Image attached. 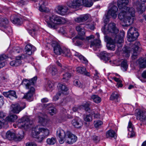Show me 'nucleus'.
Here are the masks:
<instances>
[{"mask_svg":"<svg viewBox=\"0 0 146 146\" xmlns=\"http://www.w3.org/2000/svg\"><path fill=\"white\" fill-rule=\"evenodd\" d=\"M117 3L119 9L118 18L123 23V26L130 25L135 19L134 9L127 6L129 3V0H117Z\"/></svg>","mask_w":146,"mask_h":146,"instance_id":"1","label":"nucleus"},{"mask_svg":"<svg viewBox=\"0 0 146 146\" xmlns=\"http://www.w3.org/2000/svg\"><path fill=\"white\" fill-rule=\"evenodd\" d=\"M57 136L60 138L59 142L60 144L63 143L64 141L69 144H72L77 140V137L70 131L65 133L64 131L59 128L56 131Z\"/></svg>","mask_w":146,"mask_h":146,"instance_id":"2","label":"nucleus"},{"mask_svg":"<svg viewBox=\"0 0 146 146\" xmlns=\"http://www.w3.org/2000/svg\"><path fill=\"white\" fill-rule=\"evenodd\" d=\"M48 20L47 22L48 27L52 29H56L58 25L63 24L66 22L65 19L54 13H50L47 16Z\"/></svg>","mask_w":146,"mask_h":146,"instance_id":"3","label":"nucleus"},{"mask_svg":"<svg viewBox=\"0 0 146 146\" xmlns=\"http://www.w3.org/2000/svg\"><path fill=\"white\" fill-rule=\"evenodd\" d=\"M124 32L122 31L120 33V36L117 37V40H115L114 38L105 36V39H107L108 43L107 45V47L108 50H115L116 43L118 48L121 47L122 46V43L123 42V38L124 36Z\"/></svg>","mask_w":146,"mask_h":146,"instance_id":"4","label":"nucleus"},{"mask_svg":"<svg viewBox=\"0 0 146 146\" xmlns=\"http://www.w3.org/2000/svg\"><path fill=\"white\" fill-rule=\"evenodd\" d=\"M50 131L47 128L40 127L37 126L33 128V136L38 139L39 142H41L49 135Z\"/></svg>","mask_w":146,"mask_h":146,"instance_id":"5","label":"nucleus"},{"mask_svg":"<svg viewBox=\"0 0 146 146\" xmlns=\"http://www.w3.org/2000/svg\"><path fill=\"white\" fill-rule=\"evenodd\" d=\"M102 31L105 34H107L109 33H111L112 34V37L114 38L115 40H117V37L120 36L119 30L118 28L115 26V24L113 23H111L107 26L105 25L104 28H102Z\"/></svg>","mask_w":146,"mask_h":146,"instance_id":"6","label":"nucleus"},{"mask_svg":"<svg viewBox=\"0 0 146 146\" xmlns=\"http://www.w3.org/2000/svg\"><path fill=\"white\" fill-rule=\"evenodd\" d=\"M16 125L15 126L13 125L15 127H16L17 126L19 128H24L25 129H28L31 125L29 119L26 116L23 117L19 119L16 122Z\"/></svg>","mask_w":146,"mask_h":146,"instance_id":"7","label":"nucleus"},{"mask_svg":"<svg viewBox=\"0 0 146 146\" xmlns=\"http://www.w3.org/2000/svg\"><path fill=\"white\" fill-rule=\"evenodd\" d=\"M118 8L113 4L111 5L109 8L108 15L104 17V21L105 23L108 21L109 16H111L113 18L115 19L117 17Z\"/></svg>","mask_w":146,"mask_h":146,"instance_id":"8","label":"nucleus"},{"mask_svg":"<svg viewBox=\"0 0 146 146\" xmlns=\"http://www.w3.org/2000/svg\"><path fill=\"white\" fill-rule=\"evenodd\" d=\"M128 33L127 40L129 42L135 40L139 36L136 29L134 27H131L128 30Z\"/></svg>","mask_w":146,"mask_h":146,"instance_id":"9","label":"nucleus"},{"mask_svg":"<svg viewBox=\"0 0 146 146\" xmlns=\"http://www.w3.org/2000/svg\"><path fill=\"white\" fill-rule=\"evenodd\" d=\"M26 107V104L24 103L20 104H16L11 105L10 109L11 111L15 113H19L20 111Z\"/></svg>","mask_w":146,"mask_h":146,"instance_id":"10","label":"nucleus"},{"mask_svg":"<svg viewBox=\"0 0 146 146\" xmlns=\"http://www.w3.org/2000/svg\"><path fill=\"white\" fill-rule=\"evenodd\" d=\"M140 1L141 2L145 3L146 0H134L133 5L135 7H136L138 11L141 13L145 10V5L144 4H141Z\"/></svg>","mask_w":146,"mask_h":146,"instance_id":"11","label":"nucleus"},{"mask_svg":"<svg viewBox=\"0 0 146 146\" xmlns=\"http://www.w3.org/2000/svg\"><path fill=\"white\" fill-rule=\"evenodd\" d=\"M85 1V0H73L68 1L67 5L71 8L76 9L83 5V2Z\"/></svg>","mask_w":146,"mask_h":146,"instance_id":"12","label":"nucleus"},{"mask_svg":"<svg viewBox=\"0 0 146 146\" xmlns=\"http://www.w3.org/2000/svg\"><path fill=\"white\" fill-rule=\"evenodd\" d=\"M68 9V7L65 5H59L55 7V11L58 14L64 15L67 13Z\"/></svg>","mask_w":146,"mask_h":146,"instance_id":"13","label":"nucleus"},{"mask_svg":"<svg viewBox=\"0 0 146 146\" xmlns=\"http://www.w3.org/2000/svg\"><path fill=\"white\" fill-rule=\"evenodd\" d=\"M131 51L133 52L132 58L135 59L138 55V52L141 51L140 44L139 42H136L131 47Z\"/></svg>","mask_w":146,"mask_h":146,"instance_id":"14","label":"nucleus"},{"mask_svg":"<svg viewBox=\"0 0 146 146\" xmlns=\"http://www.w3.org/2000/svg\"><path fill=\"white\" fill-rule=\"evenodd\" d=\"M76 30L78 32V35L73 39V42L77 38L80 40H83L85 38L84 35L85 32L83 28H81L80 26H78L76 28Z\"/></svg>","mask_w":146,"mask_h":146,"instance_id":"15","label":"nucleus"},{"mask_svg":"<svg viewBox=\"0 0 146 146\" xmlns=\"http://www.w3.org/2000/svg\"><path fill=\"white\" fill-rule=\"evenodd\" d=\"M135 116L137 119L143 122L146 121V112L140 110H138L135 113Z\"/></svg>","mask_w":146,"mask_h":146,"instance_id":"16","label":"nucleus"},{"mask_svg":"<svg viewBox=\"0 0 146 146\" xmlns=\"http://www.w3.org/2000/svg\"><path fill=\"white\" fill-rule=\"evenodd\" d=\"M51 45L53 47L54 53L56 54L59 55L62 54V49L58 43L55 41H53Z\"/></svg>","mask_w":146,"mask_h":146,"instance_id":"17","label":"nucleus"},{"mask_svg":"<svg viewBox=\"0 0 146 146\" xmlns=\"http://www.w3.org/2000/svg\"><path fill=\"white\" fill-rule=\"evenodd\" d=\"M37 79L36 76L34 77L31 79L30 81L27 79H24L22 81V84L25 86L27 89H29L30 87L31 86V85H33L36 82Z\"/></svg>","mask_w":146,"mask_h":146,"instance_id":"18","label":"nucleus"},{"mask_svg":"<svg viewBox=\"0 0 146 146\" xmlns=\"http://www.w3.org/2000/svg\"><path fill=\"white\" fill-rule=\"evenodd\" d=\"M36 50V48L34 46L31 44H28L25 46V53L27 55H30Z\"/></svg>","mask_w":146,"mask_h":146,"instance_id":"19","label":"nucleus"},{"mask_svg":"<svg viewBox=\"0 0 146 146\" xmlns=\"http://www.w3.org/2000/svg\"><path fill=\"white\" fill-rule=\"evenodd\" d=\"M29 89H30L29 90L26 95H24L23 98L29 100V101H31L33 100V94L35 92V89L32 86L30 87Z\"/></svg>","mask_w":146,"mask_h":146,"instance_id":"20","label":"nucleus"},{"mask_svg":"<svg viewBox=\"0 0 146 146\" xmlns=\"http://www.w3.org/2000/svg\"><path fill=\"white\" fill-rule=\"evenodd\" d=\"M39 4V10L41 12H47L49 11L48 9L45 6L46 4L45 1L40 0Z\"/></svg>","mask_w":146,"mask_h":146,"instance_id":"21","label":"nucleus"},{"mask_svg":"<svg viewBox=\"0 0 146 146\" xmlns=\"http://www.w3.org/2000/svg\"><path fill=\"white\" fill-rule=\"evenodd\" d=\"M3 95L5 97L9 98L10 99L14 98H17V97L16 95V92L14 90H10L7 92H3Z\"/></svg>","mask_w":146,"mask_h":146,"instance_id":"22","label":"nucleus"},{"mask_svg":"<svg viewBox=\"0 0 146 146\" xmlns=\"http://www.w3.org/2000/svg\"><path fill=\"white\" fill-rule=\"evenodd\" d=\"M100 40L99 39L94 40L91 42L90 46L92 47L94 50H96L100 46Z\"/></svg>","mask_w":146,"mask_h":146,"instance_id":"23","label":"nucleus"},{"mask_svg":"<svg viewBox=\"0 0 146 146\" xmlns=\"http://www.w3.org/2000/svg\"><path fill=\"white\" fill-rule=\"evenodd\" d=\"M72 123L75 127L77 128H80L83 125L82 121L76 118L73 119L72 121Z\"/></svg>","mask_w":146,"mask_h":146,"instance_id":"24","label":"nucleus"},{"mask_svg":"<svg viewBox=\"0 0 146 146\" xmlns=\"http://www.w3.org/2000/svg\"><path fill=\"white\" fill-rule=\"evenodd\" d=\"M100 58L105 61H107L110 59L111 54L108 53L105 51L101 52L100 54Z\"/></svg>","mask_w":146,"mask_h":146,"instance_id":"25","label":"nucleus"},{"mask_svg":"<svg viewBox=\"0 0 146 146\" xmlns=\"http://www.w3.org/2000/svg\"><path fill=\"white\" fill-rule=\"evenodd\" d=\"M127 128L128 131L129 132L128 134L130 135V137H132L134 136L135 133L133 125L131 121H129V122Z\"/></svg>","mask_w":146,"mask_h":146,"instance_id":"26","label":"nucleus"},{"mask_svg":"<svg viewBox=\"0 0 146 146\" xmlns=\"http://www.w3.org/2000/svg\"><path fill=\"white\" fill-rule=\"evenodd\" d=\"M47 71L51 73L52 76H54L57 73L58 71L54 66L50 65L46 69Z\"/></svg>","mask_w":146,"mask_h":146,"instance_id":"27","label":"nucleus"},{"mask_svg":"<svg viewBox=\"0 0 146 146\" xmlns=\"http://www.w3.org/2000/svg\"><path fill=\"white\" fill-rule=\"evenodd\" d=\"M76 70L78 73L87 76H90V73L87 72L84 67H78L76 68Z\"/></svg>","mask_w":146,"mask_h":146,"instance_id":"28","label":"nucleus"},{"mask_svg":"<svg viewBox=\"0 0 146 146\" xmlns=\"http://www.w3.org/2000/svg\"><path fill=\"white\" fill-rule=\"evenodd\" d=\"M74 55L78 58L83 63L85 64L87 63L88 60H87L80 53L75 52L74 53Z\"/></svg>","mask_w":146,"mask_h":146,"instance_id":"29","label":"nucleus"},{"mask_svg":"<svg viewBox=\"0 0 146 146\" xmlns=\"http://www.w3.org/2000/svg\"><path fill=\"white\" fill-rule=\"evenodd\" d=\"M106 136L107 138H113L114 139H116L117 137L116 133L112 130H109L106 132Z\"/></svg>","mask_w":146,"mask_h":146,"instance_id":"30","label":"nucleus"},{"mask_svg":"<svg viewBox=\"0 0 146 146\" xmlns=\"http://www.w3.org/2000/svg\"><path fill=\"white\" fill-rule=\"evenodd\" d=\"M24 137V131L21 130L19 132L16 136H15V140L17 141H20Z\"/></svg>","mask_w":146,"mask_h":146,"instance_id":"31","label":"nucleus"},{"mask_svg":"<svg viewBox=\"0 0 146 146\" xmlns=\"http://www.w3.org/2000/svg\"><path fill=\"white\" fill-rule=\"evenodd\" d=\"M58 86L59 90L61 91L62 93H64L68 90V88L65 84L59 83Z\"/></svg>","mask_w":146,"mask_h":146,"instance_id":"32","label":"nucleus"},{"mask_svg":"<svg viewBox=\"0 0 146 146\" xmlns=\"http://www.w3.org/2000/svg\"><path fill=\"white\" fill-rule=\"evenodd\" d=\"M17 118V115L13 114L7 116L5 118V120L8 122H14Z\"/></svg>","mask_w":146,"mask_h":146,"instance_id":"33","label":"nucleus"},{"mask_svg":"<svg viewBox=\"0 0 146 146\" xmlns=\"http://www.w3.org/2000/svg\"><path fill=\"white\" fill-rule=\"evenodd\" d=\"M138 63L140 68H146V58L139 59L138 60Z\"/></svg>","mask_w":146,"mask_h":146,"instance_id":"34","label":"nucleus"},{"mask_svg":"<svg viewBox=\"0 0 146 146\" xmlns=\"http://www.w3.org/2000/svg\"><path fill=\"white\" fill-rule=\"evenodd\" d=\"M62 54L63 56L67 57H70L71 55L70 50L65 48L62 49Z\"/></svg>","mask_w":146,"mask_h":146,"instance_id":"35","label":"nucleus"},{"mask_svg":"<svg viewBox=\"0 0 146 146\" xmlns=\"http://www.w3.org/2000/svg\"><path fill=\"white\" fill-rule=\"evenodd\" d=\"M6 136V138L9 140L15 139V134L14 133L9 131L7 132Z\"/></svg>","mask_w":146,"mask_h":146,"instance_id":"36","label":"nucleus"},{"mask_svg":"<svg viewBox=\"0 0 146 146\" xmlns=\"http://www.w3.org/2000/svg\"><path fill=\"white\" fill-rule=\"evenodd\" d=\"M1 23H0V25L4 28H6L8 26L9 21L6 18H2L1 19Z\"/></svg>","mask_w":146,"mask_h":146,"instance_id":"37","label":"nucleus"},{"mask_svg":"<svg viewBox=\"0 0 146 146\" xmlns=\"http://www.w3.org/2000/svg\"><path fill=\"white\" fill-rule=\"evenodd\" d=\"M46 115H44L41 113L38 117L39 122L42 125L45 124V122L46 120Z\"/></svg>","mask_w":146,"mask_h":146,"instance_id":"38","label":"nucleus"},{"mask_svg":"<svg viewBox=\"0 0 146 146\" xmlns=\"http://www.w3.org/2000/svg\"><path fill=\"white\" fill-rule=\"evenodd\" d=\"M49 105L48 108V112L51 115H53L56 113V109L54 107H52V105L51 104H50Z\"/></svg>","mask_w":146,"mask_h":146,"instance_id":"39","label":"nucleus"},{"mask_svg":"<svg viewBox=\"0 0 146 146\" xmlns=\"http://www.w3.org/2000/svg\"><path fill=\"white\" fill-rule=\"evenodd\" d=\"M62 76V79L64 80V81L66 82L70 79L72 76V75L68 72H66L63 74Z\"/></svg>","mask_w":146,"mask_h":146,"instance_id":"40","label":"nucleus"},{"mask_svg":"<svg viewBox=\"0 0 146 146\" xmlns=\"http://www.w3.org/2000/svg\"><path fill=\"white\" fill-rule=\"evenodd\" d=\"M21 60H17L16 57V60L11 61L10 62V65L12 66H19L21 63Z\"/></svg>","mask_w":146,"mask_h":146,"instance_id":"41","label":"nucleus"},{"mask_svg":"<svg viewBox=\"0 0 146 146\" xmlns=\"http://www.w3.org/2000/svg\"><path fill=\"white\" fill-rule=\"evenodd\" d=\"M56 142V139L55 138L52 137L50 138H48L46 140L47 143L49 145H53Z\"/></svg>","mask_w":146,"mask_h":146,"instance_id":"42","label":"nucleus"},{"mask_svg":"<svg viewBox=\"0 0 146 146\" xmlns=\"http://www.w3.org/2000/svg\"><path fill=\"white\" fill-rule=\"evenodd\" d=\"M53 85V84L50 81H48L46 84L45 87L47 91H50L52 88Z\"/></svg>","mask_w":146,"mask_h":146,"instance_id":"43","label":"nucleus"},{"mask_svg":"<svg viewBox=\"0 0 146 146\" xmlns=\"http://www.w3.org/2000/svg\"><path fill=\"white\" fill-rule=\"evenodd\" d=\"M93 3L92 0H85V1L83 2V5L87 7H90L93 5Z\"/></svg>","mask_w":146,"mask_h":146,"instance_id":"44","label":"nucleus"},{"mask_svg":"<svg viewBox=\"0 0 146 146\" xmlns=\"http://www.w3.org/2000/svg\"><path fill=\"white\" fill-rule=\"evenodd\" d=\"M91 98L94 102L96 103H99L101 101V98L97 95H93L92 96Z\"/></svg>","mask_w":146,"mask_h":146,"instance_id":"45","label":"nucleus"},{"mask_svg":"<svg viewBox=\"0 0 146 146\" xmlns=\"http://www.w3.org/2000/svg\"><path fill=\"white\" fill-rule=\"evenodd\" d=\"M123 50L124 51V55L126 57H129L130 52L129 48L125 47L123 48Z\"/></svg>","mask_w":146,"mask_h":146,"instance_id":"46","label":"nucleus"},{"mask_svg":"<svg viewBox=\"0 0 146 146\" xmlns=\"http://www.w3.org/2000/svg\"><path fill=\"white\" fill-rule=\"evenodd\" d=\"M119 97V95L117 92H114L113 93L110 97V99L113 100L115 99L117 100Z\"/></svg>","mask_w":146,"mask_h":146,"instance_id":"47","label":"nucleus"},{"mask_svg":"<svg viewBox=\"0 0 146 146\" xmlns=\"http://www.w3.org/2000/svg\"><path fill=\"white\" fill-rule=\"evenodd\" d=\"M84 120L87 122H90L92 120V117L91 115H85L84 116Z\"/></svg>","mask_w":146,"mask_h":146,"instance_id":"48","label":"nucleus"},{"mask_svg":"<svg viewBox=\"0 0 146 146\" xmlns=\"http://www.w3.org/2000/svg\"><path fill=\"white\" fill-rule=\"evenodd\" d=\"M94 125L95 127L98 128L100 127L103 124L102 122L100 120L96 121L94 122Z\"/></svg>","mask_w":146,"mask_h":146,"instance_id":"49","label":"nucleus"},{"mask_svg":"<svg viewBox=\"0 0 146 146\" xmlns=\"http://www.w3.org/2000/svg\"><path fill=\"white\" fill-rule=\"evenodd\" d=\"M90 104L87 103H85L82 106V107L86 111H89L90 110L89 108Z\"/></svg>","mask_w":146,"mask_h":146,"instance_id":"50","label":"nucleus"},{"mask_svg":"<svg viewBox=\"0 0 146 146\" xmlns=\"http://www.w3.org/2000/svg\"><path fill=\"white\" fill-rule=\"evenodd\" d=\"M12 50L13 52L15 53H19L22 51V49L18 46L13 47Z\"/></svg>","mask_w":146,"mask_h":146,"instance_id":"51","label":"nucleus"},{"mask_svg":"<svg viewBox=\"0 0 146 146\" xmlns=\"http://www.w3.org/2000/svg\"><path fill=\"white\" fill-rule=\"evenodd\" d=\"M121 66L125 70H126L127 68L128 67V65L127 62L126 60H123L122 62L121 63Z\"/></svg>","mask_w":146,"mask_h":146,"instance_id":"52","label":"nucleus"},{"mask_svg":"<svg viewBox=\"0 0 146 146\" xmlns=\"http://www.w3.org/2000/svg\"><path fill=\"white\" fill-rule=\"evenodd\" d=\"M74 85L79 88H82V84H81L80 82L78 80H75L74 82Z\"/></svg>","mask_w":146,"mask_h":146,"instance_id":"53","label":"nucleus"},{"mask_svg":"<svg viewBox=\"0 0 146 146\" xmlns=\"http://www.w3.org/2000/svg\"><path fill=\"white\" fill-rule=\"evenodd\" d=\"M87 27L91 30H94L95 28L94 23L93 22L87 25Z\"/></svg>","mask_w":146,"mask_h":146,"instance_id":"54","label":"nucleus"},{"mask_svg":"<svg viewBox=\"0 0 146 146\" xmlns=\"http://www.w3.org/2000/svg\"><path fill=\"white\" fill-rule=\"evenodd\" d=\"M81 16L83 22L87 20L89 17V15L87 14L81 15Z\"/></svg>","mask_w":146,"mask_h":146,"instance_id":"55","label":"nucleus"},{"mask_svg":"<svg viewBox=\"0 0 146 146\" xmlns=\"http://www.w3.org/2000/svg\"><path fill=\"white\" fill-rule=\"evenodd\" d=\"M27 56H26L25 54H23L21 56H18L16 57V59L21 60V59L25 58Z\"/></svg>","mask_w":146,"mask_h":146,"instance_id":"56","label":"nucleus"},{"mask_svg":"<svg viewBox=\"0 0 146 146\" xmlns=\"http://www.w3.org/2000/svg\"><path fill=\"white\" fill-rule=\"evenodd\" d=\"M21 19L18 18H15L14 20L13 21V23H17L18 24H19L20 23Z\"/></svg>","mask_w":146,"mask_h":146,"instance_id":"57","label":"nucleus"},{"mask_svg":"<svg viewBox=\"0 0 146 146\" xmlns=\"http://www.w3.org/2000/svg\"><path fill=\"white\" fill-rule=\"evenodd\" d=\"M92 138L93 140L96 143H98L100 140L99 137L96 135L93 136Z\"/></svg>","mask_w":146,"mask_h":146,"instance_id":"58","label":"nucleus"},{"mask_svg":"<svg viewBox=\"0 0 146 146\" xmlns=\"http://www.w3.org/2000/svg\"><path fill=\"white\" fill-rule=\"evenodd\" d=\"M8 56L4 54L0 55V62L5 59Z\"/></svg>","mask_w":146,"mask_h":146,"instance_id":"59","label":"nucleus"},{"mask_svg":"<svg viewBox=\"0 0 146 146\" xmlns=\"http://www.w3.org/2000/svg\"><path fill=\"white\" fill-rule=\"evenodd\" d=\"M61 94L60 93L58 92L54 97L53 100L55 101L57 100L59 98V97L61 95Z\"/></svg>","mask_w":146,"mask_h":146,"instance_id":"60","label":"nucleus"},{"mask_svg":"<svg viewBox=\"0 0 146 146\" xmlns=\"http://www.w3.org/2000/svg\"><path fill=\"white\" fill-rule=\"evenodd\" d=\"M26 146H37V145L33 142H28L26 144Z\"/></svg>","mask_w":146,"mask_h":146,"instance_id":"61","label":"nucleus"},{"mask_svg":"<svg viewBox=\"0 0 146 146\" xmlns=\"http://www.w3.org/2000/svg\"><path fill=\"white\" fill-rule=\"evenodd\" d=\"M75 21L78 23H80L82 22V19L81 18V16L75 18L74 19Z\"/></svg>","mask_w":146,"mask_h":146,"instance_id":"62","label":"nucleus"},{"mask_svg":"<svg viewBox=\"0 0 146 146\" xmlns=\"http://www.w3.org/2000/svg\"><path fill=\"white\" fill-rule=\"evenodd\" d=\"M92 115L95 118H100V115L98 113H95L94 112H92Z\"/></svg>","mask_w":146,"mask_h":146,"instance_id":"63","label":"nucleus"},{"mask_svg":"<svg viewBox=\"0 0 146 146\" xmlns=\"http://www.w3.org/2000/svg\"><path fill=\"white\" fill-rule=\"evenodd\" d=\"M6 116L5 113L2 111H0V118H3Z\"/></svg>","mask_w":146,"mask_h":146,"instance_id":"64","label":"nucleus"}]
</instances>
